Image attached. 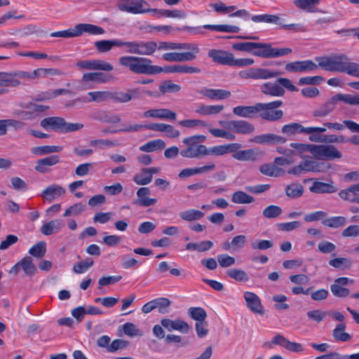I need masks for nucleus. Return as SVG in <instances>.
Wrapping results in <instances>:
<instances>
[{
	"label": "nucleus",
	"mask_w": 359,
	"mask_h": 359,
	"mask_svg": "<svg viewBox=\"0 0 359 359\" xmlns=\"http://www.w3.org/2000/svg\"><path fill=\"white\" fill-rule=\"evenodd\" d=\"M297 92L298 88L293 85L292 81L286 78H278L273 82H266L261 86V92L265 95L273 97H283L285 90Z\"/></svg>",
	"instance_id": "obj_3"
},
{
	"label": "nucleus",
	"mask_w": 359,
	"mask_h": 359,
	"mask_svg": "<svg viewBox=\"0 0 359 359\" xmlns=\"http://www.w3.org/2000/svg\"><path fill=\"white\" fill-rule=\"evenodd\" d=\"M120 65L128 68L130 72L137 74L154 75L161 72L198 74L201 72L198 67L187 65H175L164 68L153 65L152 61L144 57L134 55H124L118 58Z\"/></svg>",
	"instance_id": "obj_1"
},
{
	"label": "nucleus",
	"mask_w": 359,
	"mask_h": 359,
	"mask_svg": "<svg viewBox=\"0 0 359 359\" xmlns=\"http://www.w3.org/2000/svg\"><path fill=\"white\" fill-rule=\"evenodd\" d=\"M345 323H339L332 330V337L336 341L346 342L351 339V336L346 332Z\"/></svg>",
	"instance_id": "obj_31"
},
{
	"label": "nucleus",
	"mask_w": 359,
	"mask_h": 359,
	"mask_svg": "<svg viewBox=\"0 0 359 359\" xmlns=\"http://www.w3.org/2000/svg\"><path fill=\"white\" fill-rule=\"evenodd\" d=\"M24 81H32L39 78H46L45 68H38L32 72L22 71Z\"/></svg>",
	"instance_id": "obj_59"
},
{
	"label": "nucleus",
	"mask_w": 359,
	"mask_h": 359,
	"mask_svg": "<svg viewBox=\"0 0 359 359\" xmlns=\"http://www.w3.org/2000/svg\"><path fill=\"white\" fill-rule=\"evenodd\" d=\"M88 95L90 97L89 100H87L86 98H79L74 100V102H76V101L100 102L110 97L111 94L110 93L107 91H94L89 92Z\"/></svg>",
	"instance_id": "obj_37"
},
{
	"label": "nucleus",
	"mask_w": 359,
	"mask_h": 359,
	"mask_svg": "<svg viewBox=\"0 0 359 359\" xmlns=\"http://www.w3.org/2000/svg\"><path fill=\"white\" fill-rule=\"evenodd\" d=\"M189 43H173V42H161L158 45L157 44L158 50H177L181 48H189Z\"/></svg>",
	"instance_id": "obj_55"
},
{
	"label": "nucleus",
	"mask_w": 359,
	"mask_h": 359,
	"mask_svg": "<svg viewBox=\"0 0 359 359\" xmlns=\"http://www.w3.org/2000/svg\"><path fill=\"white\" fill-rule=\"evenodd\" d=\"M262 174L269 177H279L283 173V170L274 164L265 163L259 167Z\"/></svg>",
	"instance_id": "obj_34"
},
{
	"label": "nucleus",
	"mask_w": 359,
	"mask_h": 359,
	"mask_svg": "<svg viewBox=\"0 0 359 359\" xmlns=\"http://www.w3.org/2000/svg\"><path fill=\"white\" fill-rule=\"evenodd\" d=\"M161 324L168 332L178 331L182 334H187L191 330V326L184 320L180 318L174 320L170 318H162Z\"/></svg>",
	"instance_id": "obj_14"
},
{
	"label": "nucleus",
	"mask_w": 359,
	"mask_h": 359,
	"mask_svg": "<svg viewBox=\"0 0 359 359\" xmlns=\"http://www.w3.org/2000/svg\"><path fill=\"white\" fill-rule=\"evenodd\" d=\"M208 55L215 63L230 66L233 53L221 49H210Z\"/></svg>",
	"instance_id": "obj_15"
},
{
	"label": "nucleus",
	"mask_w": 359,
	"mask_h": 359,
	"mask_svg": "<svg viewBox=\"0 0 359 359\" xmlns=\"http://www.w3.org/2000/svg\"><path fill=\"white\" fill-rule=\"evenodd\" d=\"M201 94L210 100H221L227 99L231 96V92L223 89L204 88Z\"/></svg>",
	"instance_id": "obj_27"
},
{
	"label": "nucleus",
	"mask_w": 359,
	"mask_h": 359,
	"mask_svg": "<svg viewBox=\"0 0 359 359\" xmlns=\"http://www.w3.org/2000/svg\"><path fill=\"white\" fill-rule=\"evenodd\" d=\"M244 299L250 311L255 313L263 314L264 310L260 298L254 292H245Z\"/></svg>",
	"instance_id": "obj_17"
},
{
	"label": "nucleus",
	"mask_w": 359,
	"mask_h": 359,
	"mask_svg": "<svg viewBox=\"0 0 359 359\" xmlns=\"http://www.w3.org/2000/svg\"><path fill=\"white\" fill-rule=\"evenodd\" d=\"M218 123L223 128L237 134L249 135L255 130V126L252 123L244 120H221L218 121Z\"/></svg>",
	"instance_id": "obj_8"
},
{
	"label": "nucleus",
	"mask_w": 359,
	"mask_h": 359,
	"mask_svg": "<svg viewBox=\"0 0 359 359\" xmlns=\"http://www.w3.org/2000/svg\"><path fill=\"white\" fill-rule=\"evenodd\" d=\"M255 79H269L276 78L278 76L280 75L281 73L273 70L271 69H265V68H255Z\"/></svg>",
	"instance_id": "obj_39"
},
{
	"label": "nucleus",
	"mask_w": 359,
	"mask_h": 359,
	"mask_svg": "<svg viewBox=\"0 0 359 359\" xmlns=\"http://www.w3.org/2000/svg\"><path fill=\"white\" fill-rule=\"evenodd\" d=\"M188 314L197 322L205 320L207 317L205 311L201 307H190L188 309Z\"/></svg>",
	"instance_id": "obj_56"
},
{
	"label": "nucleus",
	"mask_w": 359,
	"mask_h": 359,
	"mask_svg": "<svg viewBox=\"0 0 359 359\" xmlns=\"http://www.w3.org/2000/svg\"><path fill=\"white\" fill-rule=\"evenodd\" d=\"M250 141L260 144H282L287 142V139L283 136L273 133H266L257 135L254 137Z\"/></svg>",
	"instance_id": "obj_16"
},
{
	"label": "nucleus",
	"mask_w": 359,
	"mask_h": 359,
	"mask_svg": "<svg viewBox=\"0 0 359 359\" xmlns=\"http://www.w3.org/2000/svg\"><path fill=\"white\" fill-rule=\"evenodd\" d=\"M338 194L344 201L359 204V194H355L350 187L341 190Z\"/></svg>",
	"instance_id": "obj_50"
},
{
	"label": "nucleus",
	"mask_w": 359,
	"mask_h": 359,
	"mask_svg": "<svg viewBox=\"0 0 359 359\" xmlns=\"http://www.w3.org/2000/svg\"><path fill=\"white\" fill-rule=\"evenodd\" d=\"M262 105H258V103L254 106H237L233 109V113L239 117L250 118L262 109Z\"/></svg>",
	"instance_id": "obj_21"
},
{
	"label": "nucleus",
	"mask_w": 359,
	"mask_h": 359,
	"mask_svg": "<svg viewBox=\"0 0 359 359\" xmlns=\"http://www.w3.org/2000/svg\"><path fill=\"white\" fill-rule=\"evenodd\" d=\"M337 102L341 101L346 104L351 105H359V95H353L351 94L338 93L334 95Z\"/></svg>",
	"instance_id": "obj_54"
},
{
	"label": "nucleus",
	"mask_w": 359,
	"mask_h": 359,
	"mask_svg": "<svg viewBox=\"0 0 359 359\" xmlns=\"http://www.w3.org/2000/svg\"><path fill=\"white\" fill-rule=\"evenodd\" d=\"M180 90L181 86L180 85L174 83L170 80L164 81L159 85V90L163 95L166 93H177Z\"/></svg>",
	"instance_id": "obj_48"
},
{
	"label": "nucleus",
	"mask_w": 359,
	"mask_h": 359,
	"mask_svg": "<svg viewBox=\"0 0 359 359\" xmlns=\"http://www.w3.org/2000/svg\"><path fill=\"white\" fill-rule=\"evenodd\" d=\"M179 125L185 128H198L203 127L205 128L208 126V124L200 119H186L179 121Z\"/></svg>",
	"instance_id": "obj_60"
},
{
	"label": "nucleus",
	"mask_w": 359,
	"mask_h": 359,
	"mask_svg": "<svg viewBox=\"0 0 359 359\" xmlns=\"http://www.w3.org/2000/svg\"><path fill=\"white\" fill-rule=\"evenodd\" d=\"M259 151L255 149L237 150L232 152V157L241 161H255L259 157Z\"/></svg>",
	"instance_id": "obj_25"
},
{
	"label": "nucleus",
	"mask_w": 359,
	"mask_h": 359,
	"mask_svg": "<svg viewBox=\"0 0 359 359\" xmlns=\"http://www.w3.org/2000/svg\"><path fill=\"white\" fill-rule=\"evenodd\" d=\"M155 309H157L160 313H168L171 302L165 297H159L154 299Z\"/></svg>",
	"instance_id": "obj_51"
},
{
	"label": "nucleus",
	"mask_w": 359,
	"mask_h": 359,
	"mask_svg": "<svg viewBox=\"0 0 359 359\" xmlns=\"http://www.w3.org/2000/svg\"><path fill=\"white\" fill-rule=\"evenodd\" d=\"M63 121L64 118L62 117H48L41 121L40 126L45 130L51 129L62 133Z\"/></svg>",
	"instance_id": "obj_26"
},
{
	"label": "nucleus",
	"mask_w": 359,
	"mask_h": 359,
	"mask_svg": "<svg viewBox=\"0 0 359 359\" xmlns=\"http://www.w3.org/2000/svg\"><path fill=\"white\" fill-rule=\"evenodd\" d=\"M342 72H345L350 76L359 78V64L351 62L348 58L346 60Z\"/></svg>",
	"instance_id": "obj_58"
},
{
	"label": "nucleus",
	"mask_w": 359,
	"mask_h": 359,
	"mask_svg": "<svg viewBox=\"0 0 359 359\" xmlns=\"http://www.w3.org/2000/svg\"><path fill=\"white\" fill-rule=\"evenodd\" d=\"M271 45L270 43H256L252 54L264 58H271Z\"/></svg>",
	"instance_id": "obj_33"
},
{
	"label": "nucleus",
	"mask_w": 359,
	"mask_h": 359,
	"mask_svg": "<svg viewBox=\"0 0 359 359\" xmlns=\"http://www.w3.org/2000/svg\"><path fill=\"white\" fill-rule=\"evenodd\" d=\"M337 190V189L334 185L332 181L327 183L314 181L309 187V191L315 194H333L335 193Z\"/></svg>",
	"instance_id": "obj_24"
},
{
	"label": "nucleus",
	"mask_w": 359,
	"mask_h": 359,
	"mask_svg": "<svg viewBox=\"0 0 359 359\" xmlns=\"http://www.w3.org/2000/svg\"><path fill=\"white\" fill-rule=\"evenodd\" d=\"M311 154L320 160H333L342 156L341 153L335 147L330 144H313Z\"/></svg>",
	"instance_id": "obj_10"
},
{
	"label": "nucleus",
	"mask_w": 359,
	"mask_h": 359,
	"mask_svg": "<svg viewBox=\"0 0 359 359\" xmlns=\"http://www.w3.org/2000/svg\"><path fill=\"white\" fill-rule=\"evenodd\" d=\"M337 101L334 96L330 98L325 104L313 111L315 117H325L329 115L336 107Z\"/></svg>",
	"instance_id": "obj_28"
},
{
	"label": "nucleus",
	"mask_w": 359,
	"mask_h": 359,
	"mask_svg": "<svg viewBox=\"0 0 359 359\" xmlns=\"http://www.w3.org/2000/svg\"><path fill=\"white\" fill-rule=\"evenodd\" d=\"M82 81H97L99 83H106L108 79L107 76L102 72H90L86 73L82 76Z\"/></svg>",
	"instance_id": "obj_52"
},
{
	"label": "nucleus",
	"mask_w": 359,
	"mask_h": 359,
	"mask_svg": "<svg viewBox=\"0 0 359 359\" xmlns=\"http://www.w3.org/2000/svg\"><path fill=\"white\" fill-rule=\"evenodd\" d=\"M29 253L37 258L42 257L46 253V243H37L29 249Z\"/></svg>",
	"instance_id": "obj_64"
},
{
	"label": "nucleus",
	"mask_w": 359,
	"mask_h": 359,
	"mask_svg": "<svg viewBox=\"0 0 359 359\" xmlns=\"http://www.w3.org/2000/svg\"><path fill=\"white\" fill-rule=\"evenodd\" d=\"M133 180L138 185H147L152 181V177L146 168H142L134 176Z\"/></svg>",
	"instance_id": "obj_49"
},
{
	"label": "nucleus",
	"mask_w": 359,
	"mask_h": 359,
	"mask_svg": "<svg viewBox=\"0 0 359 359\" xmlns=\"http://www.w3.org/2000/svg\"><path fill=\"white\" fill-rule=\"evenodd\" d=\"M283 102L281 100H276L269 103H258V105H262V109L259 110L260 116L265 120L273 121L280 119L283 116L282 110L276 109L282 106Z\"/></svg>",
	"instance_id": "obj_9"
},
{
	"label": "nucleus",
	"mask_w": 359,
	"mask_h": 359,
	"mask_svg": "<svg viewBox=\"0 0 359 359\" xmlns=\"http://www.w3.org/2000/svg\"><path fill=\"white\" fill-rule=\"evenodd\" d=\"M189 48H181L180 50H187L183 53L170 52L162 55V58L168 62H185L192 61L196 59L200 52L198 46L196 43H189Z\"/></svg>",
	"instance_id": "obj_5"
},
{
	"label": "nucleus",
	"mask_w": 359,
	"mask_h": 359,
	"mask_svg": "<svg viewBox=\"0 0 359 359\" xmlns=\"http://www.w3.org/2000/svg\"><path fill=\"white\" fill-rule=\"evenodd\" d=\"M224 109V105H205L201 104L195 109V112L201 116H211L220 113Z\"/></svg>",
	"instance_id": "obj_30"
},
{
	"label": "nucleus",
	"mask_w": 359,
	"mask_h": 359,
	"mask_svg": "<svg viewBox=\"0 0 359 359\" xmlns=\"http://www.w3.org/2000/svg\"><path fill=\"white\" fill-rule=\"evenodd\" d=\"M231 201L234 203L249 204L254 202L255 198L243 191H237L232 194Z\"/></svg>",
	"instance_id": "obj_42"
},
{
	"label": "nucleus",
	"mask_w": 359,
	"mask_h": 359,
	"mask_svg": "<svg viewBox=\"0 0 359 359\" xmlns=\"http://www.w3.org/2000/svg\"><path fill=\"white\" fill-rule=\"evenodd\" d=\"M60 161V157L57 155H51L36 161L35 165L36 171L40 173H46L48 172V168L53 166Z\"/></svg>",
	"instance_id": "obj_23"
},
{
	"label": "nucleus",
	"mask_w": 359,
	"mask_h": 359,
	"mask_svg": "<svg viewBox=\"0 0 359 359\" xmlns=\"http://www.w3.org/2000/svg\"><path fill=\"white\" fill-rule=\"evenodd\" d=\"M19 264L25 274L27 276H33L37 271L35 264L33 263L32 259L29 257L22 258L19 262Z\"/></svg>",
	"instance_id": "obj_35"
},
{
	"label": "nucleus",
	"mask_w": 359,
	"mask_h": 359,
	"mask_svg": "<svg viewBox=\"0 0 359 359\" xmlns=\"http://www.w3.org/2000/svg\"><path fill=\"white\" fill-rule=\"evenodd\" d=\"M281 131L283 133L286 134L288 136L296 135L297 133L312 134L313 133H323L326 131L325 128H318V127H307L305 128L302 125L298 123H291L287 125H284L282 127Z\"/></svg>",
	"instance_id": "obj_12"
},
{
	"label": "nucleus",
	"mask_w": 359,
	"mask_h": 359,
	"mask_svg": "<svg viewBox=\"0 0 359 359\" xmlns=\"http://www.w3.org/2000/svg\"><path fill=\"white\" fill-rule=\"evenodd\" d=\"M147 129L163 132L165 135L170 138H176L180 135V131L175 128L174 126L165 123H149L147 124Z\"/></svg>",
	"instance_id": "obj_20"
},
{
	"label": "nucleus",
	"mask_w": 359,
	"mask_h": 359,
	"mask_svg": "<svg viewBox=\"0 0 359 359\" xmlns=\"http://www.w3.org/2000/svg\"><path fill=\"white\" fill-rule=\"evenodd\" d=\"M286 195L292 198H299L304 193V187L301 184L292 183L287 186L285 189Z\"/></svg>",
	"instance_id": "obj_45"
},
{
	"label": "nucleus",
	"mask_w": 359,
	"mask_h": 359,
	"mask_svg": "<svg viewBox=\"0 0 359 359\" xmlns=\"http://www.w3.org/2000/svg\"><path fill=\"white\" fill-rule=\"evenodd\" d=\"M83 33L100 35L104 34V30L103 28L92 24L81 23L77 24L73 28L53 32L50 36L51 37L72 38L79 36Z\"/></svg>",
	"instance_id": "obj_4"
},
{
	"label": "nucleus",
	"mask_w": 359,
	"mask_h": 359,
	"mask_svg": "<svg viewBox=\"0 0 359 359\" xmlns=\"http://www.w3.org/2000/svg\"><path fill=\"white\" fill-rule=\"evenodd\" d=\"M346 59L348 56L345 54L334 55L333 72H342Z\"/></svg>",
	"instance_id": "obj_63"
},
{
	"label": "nucleus",
	"mask_w": 359,
	"mask_h": 359,
	"mask_svg": "<svg viewBox=\"0 0 359 359\" xmlns=\"http://www.w3.org/2000/svg\"><path fill=\"white\" fill-rule=\"evenodd\" d=\"M282 212L283 210L280 207L270 205L264 209L262 215L267 219H273L279 217Z\"/></svg>",
	"instance_id": "obj_53"
},
{
	"label": "nucleus",
	"mask_w": 359,
	"mask_h": 359,
	"mask_svg": "<svg viewBox=\"0 0 359 359\" xmlns=\"http://www.w3.org/2000/svg\"><path fill=\"white\" fill-rule=\"evenodd\" d=\"M64 224L62 220L54 219L44 224L41 228V231L45 236H50L60 232Z\"/></svg>",
	"instance_id": "obj_29"
},
{
	"label": "nucleus",
	"mask_w": 359,
	"mask_h": 359,
	"mask_svg": "<svg viewBox=\"0 0 359 359\" xmlns=\"http://www.w3.org/2000/svg\"><path fill=\"white\" fill-rule=\"evenodd\" d=\"M144 118L152 117L159 119L175 120L177 115L174 111L168 109H152L144 112Z\"/></svg>",
	"instance_id": "obj_19"
},
{
	"label": "nucleus",
	"mask_w": 359,
	"mask_h": 359,
	"mask_svg": "<svg viewBox=\"0 0 359 359\" xmlns=\"http://www.w3.org/2000/svg\"><path fill=\"white\" fill-rule=\"evenodd\" d=\"M325 226L330 228H339L346 224V218L343 216H334L325 219L322 222Z\"/></svg>",
	"instance_id": "obj_44"
},
{
	"label": "nucleus",
	"mask_w": 359,
	"mask_h": 359,
	"mask_svg": "<svg viewBox=\"0 0 359 359\" xmlns=\"http://www.w3.org/2000/svg\"><path fill=\"white\" fill-rule=\"evenodd\" d=\"M123 330L124 333L130 337L136 336H142L143 332L142 330L138 329L135 325L132 323H126L123 325Z\"/></svg>",
	"instance_id": "obj_61"
},
{
	"label": "nucleus",
	"mask_w": 359,
	"mask_h": 359,
	"mask_svg": "<svg viewBox=\"0 0 359 359\" xmlns=\"http://www.w3.org/2000/svg\"><path fill=\"white\" fill-rule=\"evenodd\" d=\"M65 193V189L60 185L51 184L43 191L41 196L45 200L52 202L63 197Z\"/></svg>",
	"instance_id": "obj_18"
},
{
	"label": "nucleus",
	"mask_w": 359,
	"mask_h": 359,
	"mask_svg": "<svg viewBox=\"0 0 359 359\" xmlns=\"http://www.w3.org/2000/svg\"><path fill=\"white\" fill-rule=\"evenodd\" d=\"M315 60L318 62V67L325 71L333 72L334 69V55L317 57Z\"/></svg>",
	"instance_id": "obj_43"
},
{
	"label": "nucleus",
	"mask_w": 359,
	"mask_h": 359,
	"mask_svg": "<svg viewBox=\"0 0 359 359\" xmlns=\"http://www.w3.org/2000/svg\"><path fill=\"white\" fill-rule=\"evenodd\" d=\"M157 49V43L154 41H132L130 50H126L130 54L151 55Z\"/></svg>",
	"instance_id": "obj_11"
},
{
	"label": "nucleus",
	"mask_w": 359,
	"mask_h": 359,
	"mask_svg": "<svg viewBox=\"0 0 359 359\" xmlns=\"http://www.w3.org/2000/svg\"><path fill=\"white\" fill-rule=\"evenodd\" d=\"M150 190L148 187H141L137 191V200L135 204L140 206L148 207L157 203L156 198H149Z\"/></svg>",
	"instance_id": "obj_22"
},
{
	"label": "nucleus",
	"mask_w": 359,
	"mask_h": 359,
	"mask_svg": "<svg viewBox=\"0 0 359 359\" xmlns=\"http://www.w3.org/2000/svg\"><path fill=\"white\" fill-rule=\"evenodd\" d=\"M24 81L22 70L11 72H0V90H4V95L8 93V88H16Z\"/></svg>",
	"instance_id": "obj_7"
},
{
	"label": "nucleus",
	"mask_w": 359,
	"mask_h": 359,
	"mask_svg": "<svg viewBox=\"0 0 359 359\" xmlns=\"http://www.w3.org/2000/svg\"><path fill=\"white\" fill-rule=\"evenodd\" d=\"M93 260L88 258L84 261L75 264L73 270L75 273L81 274L88 271V269L93 265Z\"/></svg>",
	"instance_id": "obj_62"
},
{
	"label": "nucleus",
	"mask_w": 359,
	"mask_h": 359,
	"mask_svg": "<svg viewBox=\"0 0 359 359\" xmlns=\"http://www.w3.org/2000/svg\"><path fill=\"white\" fill-rule=\"evenodd\" d=\"M329 264L336 269H348L353 265V262L347 257H337L329 261Z\"/></svg>",
	"instance_id": "obj_41"
},
{
	"label": "nucleus",
	"mask_w": 359,
	"mask_h": 359,
	"mask_svg": "<svg viewBox=\"0 0 359 359\" xmlns=\"http://www.w3.org/2000/svg\"><path fill=\"white\" fill-rule=\"evenodd\" d=\"M241 145L238 143H229L224 144L206 147V156H222L232 154L240 149Z\"/></svg>",
	"instance_id": "obj_13"
},
{
	"label": "nucleus",
	"mask_w": 359,
	"mask_h": 359,
	"mask_svg": "<svg viewBox=\"0 0 359 359\" xmlns=\"http://www.w3.org/2000/svg\"><path fill=\"white\" fill-rule=\"evenodd\" d=\"M180 217L187 222H193L203 217L204 213L195 209H188L180 212Z\"/></svg>",
	"instance_id": "obj_38"
},
{
	"label": "nucleus",
	"mask_w": 359,
	"mask_h": 359,
	"mask_svg": "<svg viewBox=\"0 0 359 359\" xmlns=\"http://www.w3.org/2000/svg\"><path fill=\"white\" fill-rule=\"evenodd\" d=\"M226 274L231 278L239 282H248L250 279L248 273L239 269H230L227 270Z\"/></svg>",
	"instance_id": "obj_47"
},
{
	"label": "nucleus",
	"mask_w": 359,
	"mask_h": 359,
	"mask_svg": "<svg viewBox=\"0 0 359 359\" xmlns=\"http://www.w3.org/2000/svg\"><path fill=\"white\" fill-rule=\"evenodd\" d=\"M165 147V143L163 140L158 139L149 141L146 144L140 147V150L144 152H154L156 151L162 150Z\"/></svg>",
	"instance_id": "obj_36"
},
{
	"label": "nucleus",
	"mask_w": 359,
	"mask_h": 359,
	"mask_svg": "<svg viewBox=\"0 0 359 359\" xmlns=\"http://www.w3.org/2000/svg\"><path fill=\"white\" fill-rule=\"evenodd\" d=\"M151 11L158 13L161 16L171 18L183 19L187 17V13L182 10L153 9Z\"/></svg>",
	"instance_id": "obj_40"
},
{
	"label": "nucleus",
	"mask_w": 359,
	"mask_h": 359,
	"mask_svg": "<svg viewBox=\"0 0 359 359\" xmlns=\"http://www.w3.org/2000/svg\"><path fill=\"white\" fill-rule=\"evenodd\" d=\"M206 140L205 135H193L183 139L182 142L187 147L180 151V155L187 158H199L206 156V146L202 144Z\"/></svg>",
	"instance_id": "obj_2"
},
{
	"label": "nucleus",
	"mask_w": 359,
	"mask_h": 359,
	"mask_svg": "<svg viewBox=\"0 0 359 359\" xmlns=\"http://www.w3.org/2000/svg\"><path fill=\"white\" fill-rule=\"evenodd\" d=\"M62 150L61 146H39L31 149V152L35 156H43L53 153H58Z\"/></svg>",
	"instance_id": "obj_32"
},
{
	"label": "nucleus",
	"mask_w": 359,
	"mask_h": 359,
	"mask_svg": "<svg viewBox=\"0 0 359 359\" xmlns=\"http://www.w3.org/2000/svg\"><path fill=\"white\" fill-rule=\"evenodd\" d=\"M290 147L293 149L292 154L301 155L302 154L309 151L311 154L313 144L303 143H291Z\"/></svg>",
	"instance_id": "obj_57"
},
{
	"label": "nucleus",
	"mask_w": 359,
	"mask_h": 359,
	"mask_svg": "<svg viewBox=\"0 0 359 359\" xmlns=\"http://www.w3.org/2000/svg\"><path fill=\"white\" fill-rule=\"evenodd\" d=\"M116 6L122 12L142 14L151 11L149 4L144 0H118Z\"/></svg>",
	"instance_id": "obj_6"
},
{
	"label": "nucleus",
	"mask_w": 359,
	"mask_h": 359,
	"mask_svg": "<svg viewBox=\"0 0 359 359\" xmlns=\"http://www.w3.org/2000/svg\"><path fill=\"white\" fill-rule=\"evenodd\" d=\"M213 245L212 241H204L200 243H189L186 245L187 250H196L198 252H204L210 250Z\"/></svg>",
	"instance_id": "obj_46"
}]
</instances>
